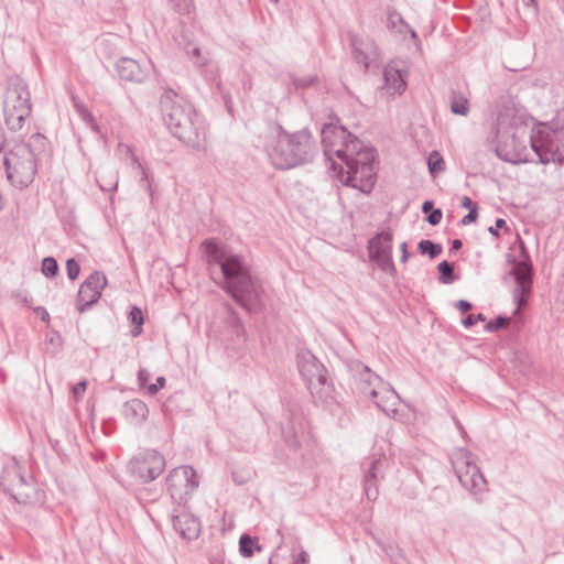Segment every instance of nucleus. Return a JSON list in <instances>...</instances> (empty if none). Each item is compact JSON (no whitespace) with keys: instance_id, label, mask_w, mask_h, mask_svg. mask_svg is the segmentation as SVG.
<instances>
[{"instance_id":"31","label":"nucleus","mask_w":564,"mask_h":564,"mask_svg":"<svg viewBox=\"0 0 564 564\" xmlns=\"http://www.w3.org/2000/svg\"><path fill=\"white\" fill-rule=\"evenodd\" d=\"M437 270L440 273L441 283L451 284L455 281L454 268L448 261L443 260L442 262H440L437 265Z\"/></svg>"},{"instance_id":"19","label":"nucleus","mask_w":564,"mask_h":564,"mask_svg":"<svg viewBox=\"0 0 564 564\" xmlns=\"http://www.w3.org/2000/svg\"><path fill=\"white\" fill-rule=\"evenodd\" d=\"M173 527L180 536L188 541L195 540L200 533L199 520L188 512L173 516Z\"/></svg>"},{"instance_id":"26","label":"nucleus","mask_w":564,"mask_h":564,"mask_svg":"<svg viewBox=\"0 0 564 564\" xmlns=\"http://www.w3.org/2000/svg\"><path fill=\"white\" fill-rule=\"evenodd\" d=\"M4 120L8 129L12 132H19L22 130L25 120L31 113H22L13 110H3Z\"/></svg>"},{"instance_id":"59","label":"nucleus","mask_w":564,"mask_h":564,"mask_svg":"<svg viewBox=\"0 0 564 564\" xmlns=\"http://www.w3.org/2000/svg\"><path fill=\"white\" fill-rule=\"evenodd\" d=\"M4 144H6V140H4V139H3V137L0 134V152L3 150Z\"/></svg>"},{"instance_id":"34","label":"nucleus","mask_w":564,"mask_h":564,"mask_svg":"<svg viewBox=\"0 0 564 564\" xmlns=\"http://www.w3.org/2000/svg\"><path fill=\"white\" fill-rule=\"evenodd\" d=\"M127 151L131 154V161H132V165L133 167L138 171V173L141 175V180H140V184L141 186L147 189V191H151V184H150V181H149V175L145 171V169L143 167V165L141 164V162L138 160V158L130 152V149L128 148Z\"/></svg>"},{"instance_id":"22","label":"nucleus","mask_w":564,"mask_h":564,"mask_svg":"<svg viewBox=\"0 0 564 564\" xmlns=\"http://www.w3.org/2000/svg\"><path fill=\"white\" fill-rule=\"evenodd\" d=\"M369 258L392 253V234L381 231L377 234L368 243Z\"/></svg>"},{"instance_id":"52","label":"nucleus","mask_w":564,"mask_h":564,"mask_svg":"<svg viewBox=\"0 0 564 564\" xmlns=\"http://www.w3.org/2000/svg\"><path fill=\"white\" fill-rule=\"evenodd\" d=\"M460 206L464 208H477V205L470 199L468 196H463L460 200Z\"/></svg>"},{"instance_id":"7","label":"nucleus","mask_w":564,"mask_h":564,"mask_svg":"<svg viewBox=\"0 0 564 564\" xmlns=\"http://www.w3.org/2000/svg\"><path fill=\"white\" fill-rule=\"evenodd\" d=\"M449 460L460 485L475 496L477 502H481V496L488 487L486 478L475 462V455L464 447H457L451 453Z\"/></svg>"},{"instance_id":"47","label":"nucleus","mask_w":564,"mask_h":564,"mask_svg":"<svg viewBox=\"0 0 564 564\" xmlns=\"http://www.w3.org/2000/svg\"><path fill=\"white\" fill-rule=\"evenodd\" d=\"M13 297L17 300L18 303H22L25 306H31L32 304V297L29 296L26 292L19 291L13 293Z\"/></svg>"},{"instance_id":"23","label":"nucleus","mask_w":564,"mask_h":564,"mask_svg":"<svg viewBox=\"0 0 564 564\" xmlns=\"http://www.w3.org/2000/svg\"><path fill=\"white\" fill-rule=\"evenodd\" d=\"M186 53L192 57V59L196 66L204 68L203 73H204V76L206 77V79L216 80V78H217L216 67L212 63H208L205 59L203 61V58L200 57L199 47H197L193 44H188V46L186 47Z\"/></svg>"},{"instance_id":"44","label":"nucleus","mask_w":564,"mask_h":564,"mask_svg":"<svg viewBox=\"0 0 564 564\" xmlns=\"http://www.w3.org/2000/svg\"><path fill=\"white\" fill-rule=\"evenodd\" d=\"M87 381L83 380L73 387L72 392L73 397L76 401L80 400L87 389Z\"/></svg>"},{"instance_id":"56","label":"nucleus","mask_w":564,"mask_h":564,"mask_svg":"<svg viewBox=\"0 0 564 564\" xmlns=\"http://www.w3.org/2000/svg\"><path fill=\"white\" fill-rule=\"evenodd\" d=\"M307 562H308V555H307V553L305 551H302L299 554L297 561L295 563L306 564Z\"/></svg>"},{"instance_id":"53","label":"nucleus","mask_w":564,"mask_h":564,"mask_svg":"<svg viewBox=\"0 0 564 564\" xmlns=\"http://www.w3.org/2000/svg\"><path fill=\"white\" fill-rule=\"evenodd\" d=\"M34 312H35V314H36L37 316H40V318H41L42 321H44V322H47V321H48L50 315H48L47 311H46L44 307H42V306H37V307H35V308H34Z\"/></svg>"},{"instance_id":"35","label":"nucleus","mask_w":564,"mask_h":564,"mask_svg":"<svg viewBox=\"0 0 564 564\" xmlns=\"http://www.w3.org/2000/svg\"><path fill=\"white\" fill-rule=\"evenodd\" d=\"M178 14H189L194 10L193 0H167Z\"/></svg>"},{"instance_id":"63","label":"nucleus","mask_w":564,"mask_h":564,"mask_svg":"<svg viewBox=\"0 0 564 564\" xmlns=\"http://www.w3.org/2000/svg\"><path fill=\"white\" fill-rule=\"evenodd\" d=\"M294 564H299V563H294Z\"/></svg>"},{"instance_id":"37","label":"nucleus","mask_w":564,"mask_h":564,"mask_svg":"<svg viewBox=\"0 0 564 564\" xmlns=\"http://www.w3.org/2000/svg\"><path fill=\"white\" fill-rule=\"evenodd\" d=\"M129 318L131 321V323L135 324L137 327L133 329L132 334L133 336H137L141 333V325L143 324V314H142V311L137 307V306H133L130 311V314H129Z\"/></svg>"},{"instance_id":"3","label":"nucleus","mask_w":564,"mask_h":564,"mask_svg":"<svg viewBox=\"0 0 564 564\" xmlns=\"http://www.w3.org/2000/svg\"><path fill=\"white\" fill-rule=\"evenodd\" d=\"M535 134L523 115L512 107H503L498 111L496 122L487 135V141L494 145L496 155L508 163L528 162L530 138Z\"/></svg>"},{"instance_id":"21","label":"nucleus","mask_w":564,"mask_h":564,"mask_svg":"<svg viewBox=\"0 0 564 564\" xmlns=\"http://www.w3.org/2000/svg\"><path fill=\"white\" fill-rule=\"evenodd\" d=\"M123 417L132 425L139 426L149 416L148 405L140 399H131L122 405Z\"/></svg>"},{"instance_id":"39","label":"nucleus","mask_w":564,"mask_h":564,"mask_svg":"<svg viewBox=\"0 0 564 564\" xmlns=\"http://www.w3.org/2000/svg\"><path fill=\"white\" fill-rule=\"evenodd\" d=\"M66 271L68 279L74 281L79 275L80 267L75 259L70 258L66 261Z\"/></svg>"},{"instance_id":"18","label":"nucleus","mask_w":564,"mask_h":564,"mask_svg":"<svg viewBox=\"0 0 564 564\" xmlns=\"http://www.w3.org/2000/svg\"><path fill=\"white\" fill-rule=\"evenodd\" d=\"M150 63L140 64L130 57H121L117 63V72L121 79L134 83L144 82L150 74Z\"/></svg>"},{"instance_id":"36","label":"nucleus","mask_w":564,"mask_h":564,"mask_svg":"<svg viewBox=\"0 0 564 564\" xmlns=\"http://www.w3.org/2000/svg\"><path fill=\"white\" fill-rule=\"evenodd\" d=\"M42 273L48 278H53L58 273L57 261L53 257H46L42 261Z\"/></svg>"},{"instance_id":"13","label":"nucleus","mask_w":564,"mask_h":564,"mask_svg":"<svg viewBox=\"0 0 564 564\" xmlns=\"http://www.w3.org/2000/svg\"><path fill=\"white\" fill-rule=\"evenodd\" d=\"M165 468V459L156 451H145L129 463V470L142 482L158 478Z\"/></svg>"},{"instance_id":"62","label":"nucleus","mask_w":564,"mask_h":564,"mask_svg":"<svg viewBox=\"0 0 564 564\" xmlns=\"http://www.w3.org/2000/svg\"><path fill=\"white\" fill-rule=\"evenodd\" d=\"M274 2H278V0H273Z\"/></svg>"},{"instance_id":"27","label":"nucleus","mask_w":564,"mask_h":564,"mask_svg":"<svg viewBox=\"0 0 564 564\" xmlns=\"http://www.w3.org/2000/svg\"><path fill=\"white\" fill-rule=\"evenodd\" d=\"M386 84L394 94H402L405 89V82L398 69H387L384 72Z\"/></svg>"},{"instance_id":"60","label":"nucleus","mask_w":564,"mask_h":564,"mask_svg":"<svg viewBox=\"0 0 564 564\" xmlns=\"http://www.w3.org/2000/svg\"><path fill=\"white\" fill-rule=\"evenodd\" d=\"M527 6L535 3V0H523Z\"/></svg>"},{"instance_id":"54","label":"nucleus","mask_w":564,"mask_h":564,"mask_svg":"<svg viewBox=\"0 0 564 564\" xmlns=\"http://www.w3.org/2000/svg\"><path fill=\"white\" fill-rule=\"evenodd\" d=\"M434 208V203L432 200H425L423 204H422V212L424 214H430Z\"/></svg>"},{"instance_id":"15","label":"nucleus","mask_w":564,"mask_h":564,"mask_svg":"<svg viewBox=\"0 0 564 564\" xmlns=\"http://www.w3.org/2000/svg\"><path fill=\"white\" fill-rule=\"evenodd\" d=\"M106 285V275L100 271L93 272L79 288L77 294V310L84 313L97 303Z\"/></svg>"},{"instance_id":"9","label":"nucleus","mask_w":564,"mask_h":564,"mask_svg":"<svg viewBox=\"0 0 564 564\" xmlns=\"http://www.w3.org/2000/svg\"><path fill=\"white\" fill-rule=\"evenodd\" d=\"M359 389L365 395H369L377 408L388 416L397 414V408L401 401L400 395L390 383L384 382L379 376L371 372L367 366L364 367Z\"/></svg>"},{"instance_id":"42","label":"nucleus","mask_w":564,"mask_h":564,"mask_svg":"<svg viewBox=\"0 0 564 564\" xmlns=\"http://www.w3.org/2000/svg\"><path fill=\"white\" fill-rule=\"evenodd\" d=\"M281 432H282L283 438L285 440V442L288 444H290L291 446L299 445V441H297L296 434L293 429L282 427Z\"/></svg>"},{"instance_id":"1","label":"nucleus","mask_w":564,"mask_h":564,"mask_svg":"<svg viewBox=\"0 0 564 564\" xmlns=\"http://www.w3.org/2000/svg\"><path fill=\"white\" fill-rule=\"evenodd\" d=\"M324 155L333 170L343 172L346 166L345 184L370 193L376 182L375 151L365 147L346 128L326 123L321 131Z\"/></svg>"},{"instance_id":"51","label":"nucleus","mask_w":564,"mask_h":564,"mask_svg":"<svg viewBox=\"0 0 564 564\" xmlns=\"http://www.w3.org/2000/svg\"><path fill=\"white\" fill-rule=\"evenodd\" d=\"M456 307L462 313H467L468 311L471 310V303H469L468 301H465V300H459V301L456 302Z\"/></svg>"},{"instance_id":"8","label":"nucleus","mask_w":564,"mask_h":564,"mask_svg":"<svg viewBox=\"0 0 564 564\" xmlns=\"http://www.w3.org/2000/svg\"><path fill=\"white\" fill-rule=\"evenodd\" d=\"M297 367L312 397L326 402L332 397L333 384L328 381L324 365L311 351L302 350L297 354Z\"/></svg>"},{"instance_id":"33","label":"nucleus","mask_w":564,"mask_h":564,"mask_svg":"<svg viewBox=\"0 0 564 564\" xmlns=\"http://www.w3.org/2000/svg\"><path fill=\"white\" fill-rule=\"evenodd\" d=\"M370 260L376 262L383 272L394 275L395 267L392 260V253L370 258Z\"/></svg>"},{"instance_id":"11","label":"nucleus","mask_w":564,"mask_h":564,"mask_svg":"<svg viewBox=\"0 0 564 564\" xmlns=\"http://www.w3.org/2000/svg\"><path fill=\"white\" fill-rule=\"evenodd\" d=\"M0 487L19 503L30 502L35 495L33 482L28 480L15 463L3 469L0 476Z\"/></svg>"},{"instance_id":"24","label":"nucleus","mask_w":564,"mask_h":564,"mask_svg":"<svg viewBox=\"0 0 564 564\" xmlns=\"http://www.w3.org/2000/svg\"><path fill=\"white\" fill-rule=\"evenodd\" d=\"M449 107L454 115L467 116L470 110L468 98L460 91L452 90L449 96Z\"/></svg>"},{"instance_id":"43","label":"nucleus","mask_w":564,"mask_h":564,"mask_svg":"<svg viewBox=\"0 0 564 564\" xmlns=\"http://www.w3.org/2000/svg\"><path fill=\"white\" fill-rule=\"evenodd\" d=\"M479 321H481V322L485 321L484 314H481V313L469 314L465 318H463L462 324L464 325V327L469 328V327L474 326Z\"/></svg>"},{"instance_id":"58","label":"nucleus","mask_w":564,"mask_h":564,"mask_svg":"<svg viewBox=\"0 0 564 564\" xmlns=\"http://www.w3.org/2000/svg\"><path fill=\"white\" fill-rule=\"evenodd\" d=\"M455 424H456L457 429H458V430L462 432V434L464 435V434H465V431H464V429H463V426H462L460 422H459L458 420H456V421H455Z\"/></svg>"},{"instance_id":"46","label":"nucleus","mask_w":564,"mask_h":564,"mask_svg":"<svg viewBox=\"0 0 564 564\" xmlns=\"http://www.w3.org/2000/svg\"><path fill=\"white\" fill-rule=\"evenodd\" d=\"M165 382L166 381L164 377H158L155 383L148 386V393L150 395H155L160 389L164 388Z\"/></svg>"},{"instance_id":"16","label":"nucleus","mask_w":564,"mask_h":564,"mask_svg":"<svg viewBox=\"0 0 564 564\" xmlns=\"http://www.w3.org/2000/svg\"><path fill=\"white\" fill-rule=\"evenodd\" d=\"M349 41L354 59L361 65L365 70L377 65L379 51L372 39L350 33Z\"/></svg>"},{"instance_id":"55","label":"nucleus","mask_w":564,"mask_h":564,"mask_svg":"<svg viewBox=\"0 0 564 564\" xmlns=\"http://www.w3.org/2000/svg\"><path fill=\"white\" fill-rule=\"evenodd\" d=\"M401 252H402L401 261L405 262L408 260V258L410 257V252L408 251L406 242H403L401 245Z\"/></svg>"},{"instance_id":"28","label":"nucleus","mask_w":564,"mask_h":564,"mask_svg":"<svg viewBox=\"0 0 564 564\" xmlns=\"http://www.w3.org/2000/svg\"><path fill=\"white\" fill-rule=\"evenodd\" d=\"M261 551V546L259 545L256 539H252L248 534H242L239 540V551L242 556L250 557L253 555V550Z\"/></svg>"},{"instance_id":"17","label":"nucleus","mask_w":564,"mask_h":564,"mask_svg":"<svg viewBox=\"0 0 564 564\" xmlns=\"http://www.w3.org/2000/svg\"><path fill=\"white\" fill-rule=\"evenodd\" d=\"M31 95L28 85L21 78L12 79L6 93L3 110L31 113Z\"/></svg>"},{"instance_id":"49","label":"nucleus","mask_w":564,"mask_h":564,"mask_svg":"<svg viewBox=\"0 0 564 564\" xmlns=\"http://www.w3.org/2000/svg\"><path fill=\"white\" fill-rule=\"evenodd\" d=\"M477 217H478L477 208H470L468 214L463 217L462 225H464V226L469 225V224L476 221Z\"/></svg>"},{"instance_id":"40","label":"nucleus","mask_w":564,"mask_h":564,"mask_svg":"<svg viewBox=\"0 0 564 564\" xmlns=\"http://www.w3.org/2000/svg\"><path fill=\"white\" fill-rule=\"evenodd\" d=\"M317 82V76L315 75H307L303 77H295L293 78V84L297 88H306L313 86Z\"/></svg>"},{"instance_id":"57","label":"nucleus","mask_w":564,"mask_h":564,"mask_svg":"<svg viewBox=\"0 0 564 564\" xmlns=\"http://www.w3.org/2000/svg\"><path fill=\"white\" fill-rule=\"evenodd\" d=\"M463 243L459 239H454L452 241V246H451V249H449V252H453V251H457L462 248Z\"/></svg>"},{"instance_id":"6","label":"nucleus","mask_w":564,"mask_h":564,"mask_svg":"<svg viewBox=\"0 0 564 564\" xmlns=\"http://www.w3.org/2000/svg\"><path fill=\"white\" fill-rule=\"evenodd\" d=\"M47 139L42 133H32L28 142H15L3 158L7 177L22 189L28 187L37 172V161L46 152Z\"/></svg>"},{"instance_id":"48","label":"nucleus","mask_w":564,"mask_h":564,"mask_svg":"<svg viewBox=\"0 0 564 564\" xmlns=\"http://www.w3.org/2000/svg\"><path fill=\"white\" fill-rule=\"evenodd\" d=\"M150 378H151V373L147 369L142 368L139 370L138 382L141 388H144V387L148 388V382H149Z\"/></svg>"},{"instance_id":"20","label":"nucleus","mask_w":564,"mask_h":564,"mask_svg":"<svg viewBox=\"0 0 564 564\" xmlns=\"http://www.w3.org/2000/svg\"><path fill=\"white\" fill-rule=\"evenodd\" d=\"M383 462L384 459L379 457L369 458L366 463L367 467L365 468L364 487L366 496L369 500H376L378 497L379 492L377 482Z\"/></svg>"},{"instance_id":"12","label":"nucleus","mask_w":564,"mask_h":564,"mask_svg":"<svg viewBox=\"0 0 564 564\" xmlns=\"http://www.w3.org/2000/svg\"><path fill=\"white\" fill-rule=\"evenodd\" d=\"M166 484L172 499L182 503L198 487L199 480L192 467L180 466L170 471Z\"/></svg>"},{"instance_id":"2","label":"nucleus","mask_w":564,"mask_h":564,"mask_svg":"<svg viewBox=\"0 0 564 564\" xmlns=\"http://www.w3.org/2000/svg\"><path fill=\"white\" fill-rule=\"evenodd\" d=\"M210 258L221 271L224 291L248 313L261 312L265 305V291L243 257L214 247Z\"/></svg>"},{"instance_id":"61","label":"nucleus","mask_w":564,"mask_h":564,"mask_svg":"<svg viewBox=\"0 0 564 564\" xmlns=\"http://www.w3.org/2000/svg\"><path fill=\"white\" fill-rule=\"evenodd\" d=\"M409 30H410V32H411V36H412V39H416V36H417V35H416V32H415L414 30H411V29H409Z\"/></svg>"},{"instance_id":"25","label":"nucleus","mask_w":564,"mask_h":564,"mask_svg":"<svg viewBox=\"0 0 564 564\" xmlns=\"http://www.w3.org/2000/svg\"><path fill=\"white\" fill-rule=\"evenodd\" d=\"M96 180L101 191L110 192L117 189L118 173L113 169L105 167L102 172L98 173Z\"/></svg>"},{"instance_id":"32","label":"nucleus","mask_w":564,"mask_h":564,"mask_svg":"<svg viewBox=\"0 0 564 564\" xmlns=\"http://www.w3.org/2000/svg\"><path fill=\"white\" fill-rule=\"evenodd\" d=\"M420 253H427L431 259L436 258L442 252V246L431 240H421L417 245Z\"/></svg>"},{"instance_id":"4","label":"nucleus","mask_w":564,"mask_h":564,"mask_svg":"<svg viewBox=\"0 0 564 564\" xmlns=\"http://www.w3.org/2000/svg\"><path fill=\"white\" fill-rule=\"evenodd\" d=\"M160 106L162 118L175 138L194 150L206 149V122L188 101L167 89L160 98Z\"/></svg>"},{"instance_id":"10","label":"nucleus","mask_w":564,"mask_h":564,"mask_svg":"<svg viewBox=\"0 0 564 564\" xmlns=\"http://www.w3.org/2000/svg\"><path fill=\"white\" fill-rule=\"evenodd\" d=\"M531 149L539 156V162L564 164V128L549 130L539 128L530 138Z\"/></svg>"},{"instance_id":"45","label":"nucleus","mask_w":564,"mask_h":564,"mask_svg":"<svg viewBox=\"0 0 564 564\" xmlns=\"http://www.w3.org/2000/svg\"><path fill=\"white\" fill-rule=\"evenodd\" d=\"M442 217H443V213L440 208H435L433 209L429 215H427V218L426 220L429 221L430 225L432 226H436L441 223L442 220Z\"/></svg>"},{"instance_id":"5","label":"nucleus","mask_w":564,"mask_h":564,"mask_svg":"<svg viewBox=\"0 0 564 564\" xmlns=\"http://www.w3.org/2000/svg\"><path fill=\"white\" fill-rule=\"evenodd\" d=\"M265 152L276 169L290 170L311 162L316 148L307 130L289 133L276 127L267 140Z\"/></svg>"},{"instance_id":"41","label":"nucleus","mask_w":564,"mask_h":564,"mask_svg":"<svg viewBox=\"0 0 564 564\" xmlns=\"http://www.w3.org/2000/svg\"><path fill=\"white\" fill-rule=\"evenodd\" d=\"M508 323H509V318L503 317V316H498L496 319L490 321L486 325V329L488 332H497L500 328L505 327Z\"/></svg>"},{"instance_id":"50","label":"nucleus","mask_w":564,"mask_h":564,"mask_svg":"<svg viewBox=\"0 0 564 564\" xmlns=\"http://www.w3.org/2000/svg\"><path fill=\"white\" fill-rule=\"evenodd\" d=\"M505 225H506L505 219H502V218H498V219L496 220L495 226H490V227L488 228V231H489L491 235H494V236L498 237V236H499V234H498V229H499V228H502Z\"/></svg>"},{"instance_id":"38","label":"nucleus","mask_w":564,"mask_h":564,"mask_svg":"<svg viewBox=\"0 0 564 564\" xmlns=\"http://www.w3.org/2000/svg\"><path fill=\"white\" fill-rule=\"evenodd\" d=\"M73 104H74V107L76 109V111L78 112V115L80 116V118L86 121L87 123H90L93 124L94 123V117L93 115L89 112V110L82 104L79 102L74 96H73Z\"/></svg>"},{"instance_id":"14","label":"nucleus","mask_w":564,"mask_h":564,"mask_svg":"<svg viewBox=\"0 0 564 564\" xmlns=\"http://www.w3.org/2000/svg\"><path fill=\"white\" fill-rule=\"evenodd\" d=\"M510 274L514 278L517 286L513 290V301L519 311L525 303L532 289L533 269L529 260L512 261Z\"/></svg>"},{"instance_id":"29","label":"nucleus","mask_w":564,"mask_h":564,"mask_svg":"<svg viewBox=\"0 0 564 564\" xmlns=\"http://www.w3.org/2000/svg\"><path fill=\"white\" fill-rule=\"evenodd\" d=\"M427 166L432 176H436L438 173L444 171L445 162L438 151L434 150L429 154Z\"/></svg>"},{"instance_id":"30","label":"nucleus","mask_w":564,"mask_h":564,"mask_svg":"<svg viewBox=\"0 0 564 564\" xmlns=\"http://www.w3.org/2000/svg\"><path fill=\"white\" fill-rule=\"evenodd\" d=\"M388 28L391 30H395L399 33H403L405 30L410 29L408 23L403 20L402 15L397 11H389L387 19Z\"/></svg>"}]
</instances>
